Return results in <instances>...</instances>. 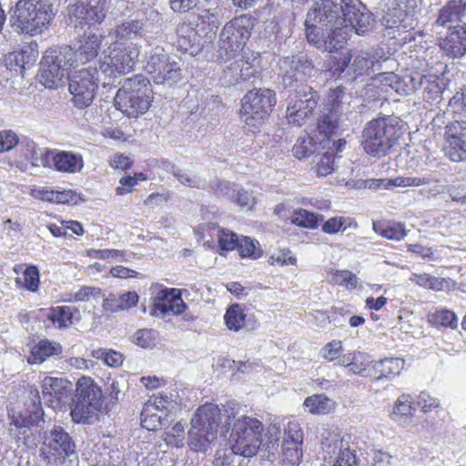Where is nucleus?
<instances>
[{"label": "nucleus", "mask_w": 466, "mask_h": 466, "mask_svg": "<svg viewBox=\"0 0 466 466\" xmlns=\"http://www.w3.org/2000/svg\"><path fill=\"white\" fill-rule=\"evenodd\" d=\"M75 400L70 408V416L75 423L91 424L106 414L105 396L100 385L90 376L77 379Z\"/></svg>", "instance_id": "obj_1"}, {"label": "nucleus", "mask_w": 466, "mask_h": 466, "mask_svg": "<svg viewBox=\"0 0 466 466\" xmlns=\"http://www.w3.org/2000/svg\"><path fill=\"white\" fill-rule=\"evenodd\" d=\"M360 5L359 0H341L343 16L337 25L328 29L325 50L339 51L347 44L353 31L362 35L370 30V15L360 11Z\"/></svg>", "instance_id": "obj_2"}, {"label": "nucleus", "mask_w": 466, "mask_h": 466, "mask_svg": "<svg viewBox=\"0 0 466 466\" xmlns=\"http://www.w3.org/2000/svg\"><path fill=\"white\" fill-rule=\"evenodd\" d=\"M154 101V92L149 79L137 74L127 78L115 96V106L128 117L146 114Z\"/></svg>", "instance_id": "obj_3"}, {"label": "nucleus", "mask_w": 466, "mask_h": 466, "mask_svg": "<svg viewBox=\"0 0 466 466\" xmlns=\"http://www.w3.org/2000/svg\"><path fill=\"white\" fill-rule=\"evenodd\" d=\"M402 127L390 116L377 117L369 121L363 131L361 146L372 157H384L401 137Z\"/></svg>", "instance_id": "obj_4"}, {"label": "nucleus", "mask_w": 466, "mask_h": 466, "mask_svg": "<svg viewBox=\"0 0 466 466\" xmlns=\"http://www.w3.org/2000/svg\"><path fill=\"white\" fill-rule=\"evenodd\" d=\"M277 104L273 89L254 87L241 98L239 117L252 132L258 130L272 115Z\"/></svg>", "instance_id": "obj_5"}, {"label": "nucleus", "mask_w": 466, "mask_h": 466, "mask_svg": "<svg viewBox=\"0 0 466 466\" xmlns=\"http://www.w3.org/2000/svg\"><path fill=\"white\" fill-rule=\"evenodd\" d=\"M53 18L52 5L41 0H18L12 15L15 29L31 36L41 35L49 27Z\"/></svg>", "instance_id": "obj_6"}, {"label": "nucleus", "mask_w": 466, "mask_h": 466, "mask_svg": "<svg viewBox=\"0 0 466 466\" xmlns=\"http://www.w3.org/2000/svg\"><path fill=\"white\" fill-rule=\"evenodd\" d=\"M264 430L258 419L242 415L233 421L228 445L238 456L251 458L257 455L262 445Z\"/></svg>", "instance_id": "obj_7"}, {"label": "nucleus", "mask_w": 466, "mask_h": 466, "mask_svg": "<svg viewBox=\"0 0 466 466\" xmlns=\"http://www.w3.org/2000/svg\"><path fill=\"white\" fill-rule=\"evenodd\" d=\"M256 24L257 18L250 14H241L228 21L220 33L221 56L235 57L245 50Z\"/></svg>", "instance_id": "obj_8"}, {"label": "nucleus", "mask_w": 466, "mask_h": 466, "mask_svg": "<svg viewBox=\"0 0 466 466\" xmlns=\"http://www.w3.org/2000/svg\"><path fill=\"white\" fill-rule=\"evenodd\" d=\"M139 49L137 45L113 42L103 52L99 69L109 78H116L131 72L137 61Z\"/></svg>", "instance_id": "obj_9"}, {"label": "nucleus", "mask_w": 466, "mask_h": 466, "mask_svg": "<svg viewBox=\"0 0 466 466\" xmlns=\"http://www.w3.org/2000/svg\"><path fill=\"white\" fill-rule=\"evenodd\" d=\"M76 452L73 438L60 425L46 433L40 448V457L47 463H63Z\"/></svg>", "instance_id": "obj_10"}, {"label": "nucleus", "mask_w": 466, "mask_h": 466, "mask_svg": "<svg viewBox=\"0 0 466 466\" xmlns=\"http://www.w3.org/2000/svg\"><path fill=\"white\" fill-rule=\"evenodd\" d=\"M319 96L311 86L296 91L289 96L285 117L294 127L304 126L313 116L319 105Z\"/></svg>", "instance_id": "obj_11"}, {"label": "nucleus", "mask_w": 466, "mask_h": 466, "mask_svg": "<svg viewBox=\"0 0 466 466\" xmlns=\"http://www.w3.org/2000/svg\"><path fill=\"white\" fill-rule=\"evenodd\" d=\"M98 71L96 67L82 68L76 72L69 82L73 105L84 109L94 101L98 89Z\"/></svg>", "instance_id": "obj_12"}, {"label": "nucleus", "mask_w": 466, "mask_h": 466, "mask_svg": "<svg viewBox=\"0 0 466 466\" xmlns=\"http://www.w3.org/2000/svg\"><path fill=\"white\" fill-rule=\"evenodd\" d=\"M146 73L157 84H175L181 79V68L177 62L171 61L163 48L157 47L151 53L146 66Z\"/></svg>", "instance_id": "obj_13"}, {"label": "nucleus", "mask_w": 466, "mask_h": 466, "mask_svg": "<svg viewBox=\"0 0 466 466\" xmlns=\"http://www.w3.org/2000/svg\"><path fill=\"white\" fill-rule=\"evenodd\" d=\"M151 289L156 290L152 303V314L154 315H180L186 311L187 305L182 299V289L164 287L155 283Z\"/></svg>", "instance_id": "obj_14"}, {"label": "nucleus", "mask_w": 466, "mask_h": 466, "mask_svg": "<svg viewBox=\"0 0 466 466\" xmlns=\"http://www.w3.org/2000/svg\"><path fill=\"white\" fill-rule=\"evenodd\" d=\"M443 152L453 162L466 160V121L451 120L444 127Z\"/></svg>", "instance_id": "obj_15"}, {"label": "nucleus", "mask_w": 466, "mask_h": 466, "mask_svg": "<svg viewBox=\"0 0 466 466\" xmlns=\"http://www.w3.org/2000/svg\"><path fill=\"white\" fill-rule=\"evenodd\" d=\"M233 59L228 66V74L230 77L238 81H252L260 77V72L258 69L259 62V54L249 49H245L239 53L238 56H225V61L228 62Z\"/></svg>", "instance_id": "obj_16"}, {"label": "nucleus", "mask_w": 466, "mask_h": 466, "mask_svg": "<svg viewBox=\"0 0 466 466\" xmlns=\"http://www.w3.org/2000/svg\"><path fill=\"white\" fill-rule=\"evenodd\" d=\"M72 387L68 379L46 376L41 384L43 399L49 407L61 410L71 396Z\"/></svg>", "instance_id": "obj_17"}, {"label": "nucleus", "mask_w": 466, "mask_h": 466, "mask_svg": "<svg viewBox=\"0 0 466 466\" xmlns=\"http://www.w3.org/2000/svg\"><path fill=\"white\" fill-rule=\"evenodd\" d=\"M303 432L297 423H289L282 444V466H299L303 456Z\"/></svg>", "instance_id": "obj_18"}, {"label": "nucleus", "mask_w": 466, "mask_h": 466, "mask_svg": "<svg viewBox=\"0 0 466 466\" xmlns=\"http://www.w3.org/2000/svg\"><path fill=\"white\" fill-rule=\"evenodd\" d=\"M39 56L38 44L31 41L4 56V64L10 71L23 75L26 69L33 67Z\"/></svg>", "instance_id": "obj_19"}, {"label": "nucleus", "mask_w": 466, "mask_h": 466, "mask_svg": "<svg viewBox=\"0 0 466 466\" xmlns=\"http://www.w3.org/2000/svg\"><path fill=\"white\" fill-rule=\"evenodd\" d=\"M439 46L449 57L463 56L466 54V25L450 27L447 34L440 38Z\"/></svg>", "instance_id": "obj_20"}, {"label": "nucleus", "mask_w": 466, "mask_h": 466, "mask_svg": "<svg viewBox=\"0 0 466 466\" xmlns=\"http://www.w3.org/2000/svg\"><path fill=\"white\" fill-rule=\"evenodd\" d=\"M342 17L338 15V6L329 0L316 2L308 12L305 25L317 24L324 26L326 31L337 25Z\"/></svg>", "instance_id": "obj_21"}, {"label": "nucleus", "mask_w": 466, "mask_h": 466, "mask_svg": "<svg viewBox=\"0 0 466 466\" xmlns=\"http://www.w3.org/2000/svg\"><path fill=\"white\" fill-rule=\"evenodd\" d=\"M203 231L202 238L208 247L213 246L212 238L216 236L220 254L236 250L238 248V235L228 228H221L216 223H208L205 226Z\"/></svg>", "instance_id": "obj_22"}, {"label": "nucleus", "mask_w": 466, "mask_h": 466, "mask_svg": "<svg viewBox=\"0 0 466 466\" xmlns=\"http://www.w3.org/2000/svg\"><path fill=\"white\" fill-rule=\"evenodd\" d=\"M69 23L76 27H83L86 25L100 24L105 18L103 6L85 5L83 3H76L68 7Z\"/></svg>", "instance_id": "obj_23"}, {"label": "nucleus", "mask_w": 466, "mask_h": 466, "mask_svg": "<svg viewBox=\"0 0 466 466\" xmlns=\"http://www.w3.org/2000/svg\"><path fill=\"white\" fill-rule=\"evenodd\" d=\"M221 422V411L217 404L207 402L199 406L192 419L196 429H205L218 433Z\"/></svg>", "instance_id": "obj_24"}, {"label": "nucleus", "mask_w": 466, "mask_h": 466, "mask_svg": "<svg viewBox=\"0 0 466 466\" xmlns=\"http://www.w3.org/2000/svg\"><path fill=\"white\" fill-rule=\"evenodd\" d=\"M412 86L422 91L423 99L432 101L438 98L444 91L443 79L435 74H416L411 77Z\"/></svg>", "instance_id": "obj_25"}, {"label": "nucleus", "mask_w": 466, "mask_h": 466, "mask_svg": "<svg viewBox=\"0 0 466 466\" xmlns=\"http://www.w3.org/2000/svg\"><path fill=\"white\" fill-rule=\"evenodd\" d=\"M9 418L10 425H14L17 429H29L37 426L43 420L44 410L40 405L32 402L23 410H13L12 413H9Z\"/></svg>", "instance_id": "obj_26"}, {"label": "nucleus", "mask_w": 466, "mask_h": 466, "mask_svg": "<svg viewBox=\"0 0 466 466\" xmlns=\"http://www.w3.org/2000/svg\"><path fill=\"white\" fill-rule=\"evenodd\" d=\"M30 196L35 199L53 204H76L78 200L77 193L73 189L55 190L48 187L32 188Z\"/></svg>", "instance_id": "obj_27"}, {"label": "nucleus", "mask_w": 466, "mask_h": 466, "mask_svg": "<svg viewBox=\"0 0 466 466\" xmlns=\"http://www.w3.org/2000/svg\"><path fill=\"white\" fill-rule=\"evenodd\" d=\"M104 40L105 35L102 34L85 35L75 52L76 60L85 64L95 59L103 46Z\"/></svg>", "instance_id": "obj_28"}, {"label": "nucleus", "mask_w": 466, "mask_h": 466, "mask_svg": "<svg viewBox=\"0 0 466 466\" xmlns=\"http://www.w3.org/2000/svg\"><path fill=\"white\" fill-rule=\"evenodd\" d=\"M18 274L22 271V277L15 278V283L17 289L35 293L40 288V271L35 265L16 264L13 268Z\"/></svg>", "instance_id": "obj_29"}, {"label": "nucleus", "mask_w": 466, "mask_h": 466, "mask_svg": "<svg viewBox=\"0 0 466 466\" xmlns=\"http://www.w3.org/2000/svg\"><path fill=\"white\" fill-rule=\"evenodd\" d=\"M63 352V347L59 342L42 339L30 349L27 358L29 364H41L48 358L59 356Z\"/></svg>", "instance_id": "obj_30"}, {"label": "nucleus", "mask_w": 466, "mask_h": 466, "mask_svg": "<svg viewBox=\"0 0 466 466\" xmlns=\"http://www.w3.org/2000/svg\"><path fill=\"white\" fill-rule=\"evenodd\" d=\"M404 368V360L400 358H385L373 363L369 376L375 380L395 377Z\"/></svg>", "instance_id": "obj_31"}, {"label": "nucleus", "mask_w": 466, "mask_h": 466, "mask_svg": "<svg viewBox=\"0 0 466 466\" xmlns=\"http://www.w3.org/2000/svg\"><path fill=\"white\" fill-rule=\"evenodd\" d=\"M52 160L55 169L63 173L74 174L84 167L83 157L71 151H58L53 155Z\"/></svg>", "instance_id": "obj_32"}, {"label": "nucleus", "mask_w": 466, "mask_h": 466, "mask_svg": "<svg viewBox=\"0 0 466 466\" xmlns=\"http://www.w3.org/2000/svg\"><path fill=\"white\" fill-rule=\"evenodd\" d=\"M53 56H49L48 51L46 52L41 60V70L39 75L40 83L47 88H55L61 78L60 61Z\"/></svg>", "instance_id": "obj_33"}, {"label": "nucleus", "mask_w": 466, "mask_h": 466, "mask_svg": "<svg viewBox=\"0 0 466 466\" xmlns=\"http://www.w3.org/2000/svg\"><path fill=\"white\" fill-rule=\"evenodd\" d=\"M372 228L377 235L394 241L402 240L408 232L403 223L387 219L373 221Z\"/></svg>", "instance_id": "obj_34"}, {"label": "nucleus", "mask_w": 466, "mask_h": 466, "mask_svg": "<svg viewBox=\"0 0 466 466\" xmlns=\"http://www.w3.org/2000/svg\"><path fill=\"white\" fill-rule=\"evenodd\" d=\"M46 310V319L57 329H66L73 324L75 314L78 313V309L72 306H56Z\"/></svg>", "instance_id": "obj_35"}, {"label": "nucleus", "mask_w": 466, "mask_h": 466, "mask_svg": "<svg viewBox=\"0 0 466 466\" xmlns=\"http://www.w3.org/2000/svg\"><path fill=\"white\" fill-rule=\"evenodd\" d=\"M218 433L205 429H196L193 425L188 431V447L196 452H206L217 439Z\"/></svg>", "instance_id": "obj_36"}, {"label": "nucleus", "mask_w": 466, "mask_h": 466, "mask_svg": "<svg viewBox=\"0 0 466 466\" xmlns=\"http://www.w3.org/2000/svg\"><path fill=\"white\" fill-rule=\"evenodd\" d=\"M465 10L466 4L461 0H450L440 10L436 24L444 26L448 23L460 20Z\"/></svg>", "instance_id": "obj_37"}, {"label": "nucleus", "mask_w": 466, "mask_h": 466, "mask_svg": "<svg viewBox=\"0 0 466 466\" xmlns=\"http://www.w3.org/2000/svg\"><path fill=\"white\" fill-rule=\"evenodd\" d=\"M327 279L329 284L347 289H355L358 286V277L348 269L329 268L327 271Z\"/></svg>", "instance_id": "obj_38"}, {"label": "nucleus", "mask_w": 466, "mask_h": 466, "mask_svg": "<svg viewBox=\"0 0 466 466\" xmlns=\"http://www.w3.org/2000/svg\"><path fill=\"white\" fill-rule=\"evenodd\" d=\"M290 220L299 228L316 229L323 220V216L305 208H297L293 210Z\"/></svg>", "instance_id": "obj_39"}, {"label": "nucleus", "mask_w": 466, "mask_h": 466, "mask_svg": "<svg viewBox=\"0 0 466 466\" xmlns=\"http://www.w3.org/2000/svg\"><path fill=\"white\" fill-rule=\"evenodd\" d=\"M143 24L138 20L126 21L117 25L114 29L116 40L114 42L125 43L142 35Z\"/></svg>", "instance_id": "obj_40"}, {"label": "nucleus", "mask_w": 466, "mask_h": 466, "mask_svg": "<svg viewBox=\"0 0 466 466\" xmlns=\"http://www.w3.org/2000/svg\"><path fill=\"white\" fill-rule=\"evenodd\" d=\"M410 279L416 285L434 291L449 289L451 283V279L438 278L428 273H413Z\"/></svg>", "instance_id": "obj_41"}, {"label": "nucleus", "mask_w": 466, "mask_h": 466, "mask_svg": "<svg viewBox=\"0 0 466 466\" xmlns=\"http://www.w3.org/2000/svg\"><path fill=\"white\" fill-rule=\"evenodd\" d=\"M304 406L311 414H328L334 410L335 403L324 394H314L304 400Z\"/></svg>", "instance_id": "obj_42"}, {"label": "nucleus", "mask_w": 466, "mask_h": 466, "mask_svg": "<svg viewBox=\"0 0 466 466\" xmlns=\"http://www.w3.org/2000/svg\"><path fill=\"white\" fill-rule=\"evenodd\" d=\"M247 315L241 305L234 303L230 305L224 315V321L229 330L239 331L246 325Z\"/></svg>", "instance_id": "obj_43"}, {"label": "nucleus", "mask_w": 466, "mask_h": 466, "mask_svg": "<svg viewBox=\"0 0 466 466\" xmlns=\"http://www.w3.org/2000/svg\"><path fill=\"white\" fill-rule=\"evenodd\" d=\"M238 255L242 258L258 259L262 257L263 250L258 241L248 236H241L238 240Z\"/></svg>", "instance_id": "obj_44"}, {"label": "nucleus", "mask_w": 466, "mask_h": 466, "mask_svg": "<svg viewBox=\"0 0 466 466\" xmlns=\"http://www.w3.org/2000/svg\"><path fill=\"white\" fill-rule=\"evenodd\" d=\"M340 366L346 367L349 373L360 375L367 370L369 362L362 353L349 352L341 357Z\"/></svg>", "instance_id": "obj_45"}, {"label": "nucleus", "mask_w": 466, "mask_h": 466, "mask_svg": "<svg viewBox=\"0 0 466 466\" xmlns=\"http://www.w3.org/2000/svg\"><path fill=\"white\" fill-rule=\"evenodd\" d=\"M151 404H145L141 411V426L147 431H157L162 426L165 419Z\"/></svg>", "instance_id": "obj_46"}, {"label": "nucleus", "mask_w": 466, "mask_h": 466, "mask_svg": "<svg viewBox=\"0 0 466 466\" xmlns=\"http://www.w3.org/2000/svg\"><path fill=\"white\" fill-rule=\"evenodd\" d=\"M351 58L352 55L350 50L330 56L327 61V69L331 73L332 76H339L349 66Z\"/></svg>", "instance_id": "obj_47"}, {"label": "nucleus", "mask_w": 466, "mask_h": 466, "mask_svg": "<svg viewBox=\"0 0 466 466\" xmlns=\"http://www.w3.org/2000/svg\"><path fill=\"white\" fill-rule=\"evenodd\" d=\"M430 323L434 327H447L456 329L458 319L456 314L450 309H437L429 316Z\"/></svg>", "instance_id": "obj_48"}, {"label": "nucleus", "mask_w": 466, "mask_h": 466, "mask_svg": "<svg viewBox=\"0 0 466 466\" xmlns=\"http://www.w3.org/2000/svg\"><path fill=\"white\" fill-rule=\"evenodd\" d=\"M339 127V117L333 116L331 113L323 115L317 123L318 132L328 141L334 136Z\"/></svg>", "instance_id": "obj_49"}, {"label": "nucleus", "mask_w": 466, "mask_h": 466, "mask_svg": "<svg viewBox=\"0 0 466 466\" xmlns=\"http://www.w3.org/2000/svg\"><path fill=\"white\" fill-rule=\"evenodd\" d=\"M92 356L96 360H103L106 365L111 368H118L123 364L124 356L115 350L97 349L92 351Z\"/></svg>", "instance_id": "obj_50"}, {"label": "nucleus", "mask_w": 466, "mask_h": 466, "mask_svg": "<svg viewBox=\"0 0 466 466\" xmlns=\"http://www.w3.org/2000/svg\"><path fill=\"white\" fill-rule=\"evenodd\" d=\"M147 179V175L143 172H136L133 176H125L119 179V186L116 188V194L117 196L129 194L139 181H146Z\"/></svg>", "instance_id": "obj_51"}, {"label": "nucleus", "mask_w": 466, "mask_h": 466, "mask_svg": "<svg viewBox=\"0 0 466 466\" xmlns=\"http://www.w3.org/2000/svg\"><path fill=\"white\" fill-rule=\"evenodd\" d=\"M163 440L168 446L182 447L185 440V425L181 421H177L164 433Z\"/></svg>", "instance_id": "obj_52"}, {"label": "nucleus", "mask_w": 466, "mask_h": 466, "mask_svg": "<svg viewBox=\"0 0 466 466\" xmlns=\"http://www.w3.org/2000/svg\"><path fill=\"white\" fill-rule=\"evenodd\" d=\"M315 141L312 137L307 135L299 137L292 147L293 156L298 159H304L314 151Z\"/></svg>", "instance_id": "obj_53"}, {"label": "nucleus", "mask_w": 466, "mask_h": 466, "mask_svg": "<svg viewBox=\"0 0 466 466\" xmlns=\"http://www.w3.org/2000/svg\"><path fill=\"white\" fill-rule=\"evenodd\" d=\"M343 345L339 339H333L323 346L321 349V357L329 362L338 360L340 365V359L342 354Z\"/></svg>", "instance_id": "obj_54"}, {"label": "nucleus", "mask_w": 466, "mask_h": 466, "mask_svg": "<svg viewBox=\"0 0 466 466\" xmlns=\"http://www.w3.org/2000/svg\"><path fill=\"white\" fill-rule=\"evenodd\" d=\"M145 404H151L157 411L167 417L175 407L176 401L164 394L151 396Z\"/></svg>", "instance_id": "obj_55"}, {"label": "nucleus", "mask_w": 466, "mask_h": 466, "mask_svg": "<svg viewBox=\"0 0 466 466\" xmlns=\"http://www.w3.org/2000/svg\"><path fill=\"white\" fill-rule=\"evenodd\" d=\"M324 26L317 24L306 25V36L308 41L318 48L325 49L326 36Z\"/></svg>", "instance_id": "obj_56"}, {"label": "nucleus", "mask_w": 466, "mask_h": 466, "mask_svg": "<svg viewBox=\"0 0 466 466\" xmlns=\"http://www.w3.org/2000/svg\"><path fill=\"white\" fill-rule=\"evenodd\" d=\"M268 263L270 266H295L297 264V258L292 255L289 248H282L278 253L270 255Z\"/></svg>", "instance_id": "obj_57"}, {"label": "nucleus", "mask_w": 466, "mask_h": 466, "mask_svg": "<svg viewBox=\"0 0 466 466\" xmlns=\"http://www.w3.org/2000/svg\"><path fill=\"white\" fill-rule=\"evenodd\" d=\"M345 95L344 87L341 86L330 88L327 95L326 108L329 113H336L342 105V100Z\"/></svg>", "instance_id": "obj_58"}, {"label": "nucleus", "mask_w": 466, "mask_h": 466, "mask_svg": "<svg viewBox=\"0 0 466 466\" xmlns=\"http://www.w3.org/2000/svg\"><path fill=\"white\" fill-rule=\"evenodd\" d=\"M413 410L412 397L410 394H401L393 407V414L399 417L410 416Z\"/></svg>", "instance_id": "obj_59"}, {"label": "nucleus", "mask_w": 466, "mask_h": 466, "mask_svg": "<svg viewBox=\"0 0 466 466\" xmlns=\"http://www.w3.org/2000/svg\"><path fill=\"white\" fill-rule=\"evenodd\" d=\"M448 109L453 115H466V89L457 91L448 103Z\"/></svg>", "instance_id": "obj_60"}, {"label": "nucleus", "mask_w": 466, "mask_h": 466, "mask_svg": "<svg viewBox=\"0 0 466 466\" xmlns=\"http://www.w3.org/2000/svg\"><path fill=\"white\" fill-rule=\"evenodd\" d=\"M430 178L428 177H397L395 178L389 179L388 185L390 187H420L428 185Z\"/></svg>", "instance_id": "obj_61"}, {"label": "nucleus", "mask_w": 466, "mask_h": 466, "mask_svg": "<svg viewBox=\"0 0 466 466\" xmlns=\"http://www.w3.org/2000/svg\"><path fill=\"white\" fill-rule=\"evenodd\" d=\"M18 143L19 137L13 130L5 129L0 131V153L12 150Z\"/></svg>", "instance_id": "obj_62"}, {"label": "nucleus", "mask_w": 466, "mask_h": 466, "mask_svg": "<svg viewBox=\"0 0 466 466\" xmlns=\"http://www.w3.org/2000/svg\"><path fill=\"white\" fill-rule=\"evenodd\" d=\"M156 336L153 329H141L134 335V342L144 349L151 348L155 345Z\"/></svg>", "instance_id": "obj_63"}, {"label": "nucleus", "mask_w": 466, "mask_h": 466, "mask_svg": "<svg viewBox=\"0 0 466 466\" xmlns=\"http://www.w3.org/2000/svg\"><path fill=\"white\" fill-rule=\"evenodd\" d=\"M332 466H360L356 451L350 448L340 450Z\"/></svg>", "instance_id": "obj_64"}]
</instances>
